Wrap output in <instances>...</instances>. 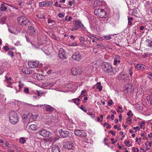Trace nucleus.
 Returning <instances> with one entry per match:
<instances>
[{
  "label": "nucleus",
  "instance_id": "60",
  "mask_svg": "<svg viewBox=\"0 0 152 152\" xmlns=\"http://www.w3.org/2000/svg\"><path fill=\"white\" fill-rule=\"evenodd\" d=\"M149 47H151L152 46V41L149 43L148 45Z\"/></svg>",
  "mask_w": 152,
  "mask_h": 152
},
{
  "label": "nucleus",
  "instance_id": "35",
  "mask_svg": "<svg viewBox=\"0 0 152 152\" xmlns=\"http://www.w3.org/2000/svg\"><path fill=\"white\" fill-rule=\"evenodd\" d=\"M124 144L125 145L128 147H130L131 146V144H130V141L129 140L127 141H125L124 142Z\"/></svg>",
  "mask_w": 152,
  "mask_h": 152
},
{
  "label": "nucleus",
  "instance_id": "1",
  "mask_svg": "<svg viewBox=\"0 0 152 152\" xmlns=\"http://www.w3.org/2000/svg\"><path fill=\"white\" fill-rule=\"evenodd\" d=\"M102 68L104 71L109 75H112L116 74L117 69L113 68L112 65L109 63H104L103 64Z\"/></svg>",
  "mask_w": 152,
  "mask_h": 152
},
{
  "label": "nucleus",
  "instance_id": "6",
  "mask_svg": "<svg viewBox=\"0 0 152 152\" xmlns=\"http://www.w3.org/2000/svg\"><path fill=\"white\" fill-rule=\"evenodd\" d=\"M39 134L44 137H48L49 136L50 133L45 129H41L39 131Z\"/></svg>",
  "mask_w": 152,
  "mask_h": 152
},
{
  "label": "nucleus",
  "instance_id": "26",
  "mask_svg": "<svg viewBox=\"0 0 152 152\" xmlns=\"http://www.w3.org/2000/svg\"><path fill=\"white\" fill-rule=\"evenodd\" d=\"M39 6H41V7H47V2L42 1L41 2H39Z\"/></svg>",
  "mask_w": 152,
  "mask_h": 152
},
{
  "label": "nucleus",
  "instance_id": "48",
  "mask_svg": "<svg viewBox=\"0 0 152 152\" xmlns=\"http://www.w3.org/2000/svg\"><path fill=\"white\" fill-rule=\"evenodd\" d=\"M8 54L11 57H12L13 56V53L12 51H9L8 52Z\"/></svg>",
  "mask_w": 152,
  "mask_h": 152
},
{
  "label": "nucleus",
  "instance_id": "30",
  "mask_svg": "<svg viewBox=\"0 0 152 152\" xmlns=\"http://www.w3.org/2000/svg\"><path fill=\"white\" fill-rule=\"evenodd\" d=\"M86 90H82L81 91V95L79 97L80 98H81L83 96H86Z\"/></svg>",
  "mask_w": 152,
  "mask_h": 152
},
{
  "label": "nucleus",
  "instance_id": "45",
  "mask_svg": "<svg viewBox=\"0 0 152 152\" xmlns=\"http://www.w3.org/2000/svg\"><path fill=\"white\" fill-rule=\"evenodd\" d=\"M42 85L44 86V87L49 86V82H45V83H43L42 84Z\"/></svg>",
  "mask_w": 152,
  "mask_h": 152
},
{
  "label": "nucleus",
  "instance_id": "31",
  "mask_svg": "<svg viewBox=\"0 0 152 152\" xmlns=\"http://www.w3.org/2000/svg\"><path fill=\"white\" fill-rule=\"evenodd\" d=\"M118 109L117 111L118 112H121L123 113L124 112V110H123V108L120 106H118L117 107Z\"/></svg>",
  "mask_w": 152,
  "mask_h": 152
},
{
  "label": "nucleus",
  "instance_id": "42",
  "mask_svg": "<svg viewBox=\"0 0 152 152\" xmlns=\"http://www.w3.org/2000/svg\"><path fill=\"white\" fill-rule=\"evenodd\" d=\"M113 102L112 100L111 99H110L108 103V105L109 106H110L111 105L113 104Z\"/></svg>",
  "mask_w": 152,
  "mask_h": 152
},
{
  "label": "nucleus",
  "instance_id": "64",
  "mask_svg": "<svg viewBox=\"0 0 152 152\" xmlns=\"http://www.w3.org/2000/svg\"><path fill=\"white\" fill-rule=\"evenodd\" d=\"M77 28H75V27L72 28L71 30L72 31H74L77 30Z\"/></svg>",
  "mask_w": 152,
  "mask_h": 152
},
{
  "label": "nucleus",
  "instance_id": "43",
  "mask_svg": "<svg viewBox=\"0 0 152 152\" xmlns=\"http://www.w3.org/2000/svg\"><path fill=\"white\" fill-rule=\"evenodd\" d=\"M24 91L26 94H28L29 93V89L28 88H24Z\"/></svg>",
  "mask_w": 152,
  "mask_h": 152
},
{
  "label": "nucleus",
  "instance_id": "46",
  "mask_svg": "<svg viewBox=\"0 0 152 152\" xmlns=\"http://www.w3.org/2000/svg\"><path fill=\"white\" fill-rule=\"evenodd\" d=\"M4 50L6 51H8L9 50V47L6 45L4 46Z\"/></svg>",
  "mask_w": 152,
  "mask_h": 152
},
{
  "label": "nucleus",
  "instance_id": "8",
  "mask_svg": "<svg viewBox=\"0 0 152 152\" xmlns=\"http://www.w3.org/2000/svg\"><path fill=\"white\" fill-rule=\"evenodd\" d=\"M74 133L76 135L80 137H86L87 136L86 133L83 130H76Z\"/></svg>",
  "mask_w": 152,
  "mask_h": 152
},
{
  "label": "nucleus",
  "instance_id": "36",
  "mask_svg": "<svg viewBox=\"0 0 152 152\" xmlns=\"http://www.w3.org/2000/svg\"><path fill=\"white\" fill-rule=\"evenodd\" d=\"M112 35H106L104 36V38L105 39L109 40L110 39H112V37L111 36Z\"/></svg>",
  "mask_w": 152,
  "mask_h": 152
},
{
  "label": "nucleus",
  "instance_id": "40",
  "mask_svg": "<svg viewBox=\"0 0 152 152\" xmlns=\"http://www.w3.org/2000/svg\"><path fill=\"white\" fill-rule=\"evenodd\" d=\"M80 108L84 112H86V110L85 107H84L83 105L81 106L80 107Z\"/></svg>",
  "mask_w": 152,
  "mask_h": 152
},
{
  "label": "nucleus",
  "instance_id": "20",
  "mask_svg": "<svg viewBox=\"0 0 152 152\" xmlns=\"http://www.w3.org/2000/svg\"><path fill=\"white\" fill-rule=\"evenodd\" d=\"M28 31L29 33L33 34L34 33H35V31L34 28L32 26H30L28 27Z\"/></svg>",
  "mask_w": 152,
  "mask_h": 152
},
{
  "label": "nucleus",
  "instance_id": "62",
  "mask_svg": "<svg viewBox=\"0 0 152 152\" xmlns=\"http://www.w3.org/2000/svg\"><path fill=\"white\" fill-rule=\"evenodd\" d=\"M20 45V42L19 41H17L15 43V45H16L18 46L19 45Z\"/></svg>",
  "mask_w": 152,
  "mask_h": 152
},
{
  "label": "nucleus",
  "instance_id": "25",
  "mask_svg": "<svg viewBox=\"0 0 152 152\" xmlns=\"http://www.w3.org/2000/svg\"><path fill=\"white\" fill-rule=\"evenodd\" d=\"M102 4V3L99 1H97L94 2V7H98L101 6Z\"/></svg>",
  "mask_w": 152,
  "mask_h": 152
},
{
  "label": "nucleus",
  "instance_id": "14",
  "mask_svg": "<svg viewBox=\"0 0 152 152\" xmlns=\"http://www.w3.org/2000/svg\"><path fill=\"white\" fill-rule=\"evenodd\" d=\"M137 70L143 71L146 68V66L142 64H138L136 66Z\"/></svg>",
  "mask_w": 152,
  "mask_h": 152
},
{
  "label": "nucleus",
  "instance_id": "49",
  "mask_svg": "<svg viewBox=\"0 0 152 152\" xmlns=\"http://www.w3.org/2000/svg\"><path fill=\"white\" fill-rule=\"evenodd\" d=\"M145 125V123L144 122H143L140 123V126L141 128H142V127L144 126Z\"/></svg>",
  "mask_w": 152,
  "mask_h": 152
},
{
  "label": "nucleus",
  "instance_id": "2",
  "mask_svg": "<svg viewBox=\"0 0 152 152\" xmlns=\"http://www.w3.org/2000/svg\"><path fill=\"white\" fill-rule=\"evenodd\" d=\"M9 118L11 123L15 124L18 121L19 117L18 115L14 111H12L9 114Z\"/></svg>",
  "mask_w": 152,
  "mask_h": 152
},
{
  "label": "nucleus",
  "instance_id": "44",
  "mask_svg": "<svg viewBox=\"0 0 152 152\" xmlns=\"http://www.w3.org/2000/svg\"><path fill=\"white\" fill-rule=\"evenodd\" d=\"M133 129L134 130H135V132H136L138 130V131L140 130V128L138 126H136V127H134L133 128Z\"/></svg>",
  "mask_w": 152,
  "mask_h": 152
},
{
  "label": "nucleus",
  "instance_id": "9",
  "mask_svg": "<svg viewBox=\"0 0 152 152\" xmlns=\"http://www.w3.org/2000/svg\"><path fill=\"white\" fill-rule=\"evenodd\" d=\"M71 72L74 75H80L81 73V71L79 67L73 68L71 70Z\"/></svg>",
  "mask_w": 152,
  "mask_h": 152
},
{
  "label": "nucleus",
  "instance_id": "59",
  "mask_svg": "<svg viewBox=\"0 0 152 152\" xmlns=\"http://www.w3.org/2000/svg\"><path fill=\"white\" fill-rule=\"evenodd\" d=\"M128 21H132L133 20V18L132 17H128Z\"/></svg>",
  "mask_w": 152,
  "mask_h": 152
},
{
  "label": "nucleus",
  "instance_id": "17",
  "mask_svg": "<svg viewBox=\"0 0 152 152\" xmlns=\"http://www.w3.org/2000/svg\"><path fill=\"white\" fill-rule=\"evenodd\" d=\"M22 72L26 74H32V71H31L27 67H24L22 70Z\"/></svg>",
  "mask_w": 152,
  "mask_h": 152
},
{
  "label": "nucleus",
  "instance_id": "29",
  "mask_svg": "<svg viewBox=\"0 0 152 152\" xmlns=\"http://www.w3.org/2000/svg\"><path fill=\"white\" fill-rule=\"evenodd\" d=\"M75 23H76L77 25L79 27V28L80 27L82 28L83 26V24L81 23V22L80 21H76Z\"/></svg>",
  "mask_w": 152,
  "mask_h": 152
},
{
  "label": "nucleus",
  "instance_id": "33",
  "mask_svg": "<svg viewBox=\"0 0 152 152\" xmlns=\"http://www.w3.org/2000/svg\"><path fill=\"white\" fill-rule=\"evenodd\" d=\"M80 42L83 44H84L86 41L85 39L83 37H81L79 38Z\"/></svg>",
  "mask_w": 152,
  "mask_h": 152
},
{
  "label": "nucleus",
  "instance_id": "38",
  "mask_svg": "<svg viewBox=\"0 0 152 152\" xmlns=\"http://www.w3.org/2000/svg\"><path fill=\"white\" fill-rule=\"evenodd\" d=\"M26 142V140L24 137L20 138V142L21 144H24Z\"/></svg>",
  "mask_w": 152,
  "mask_h": 152
},
{
  "label": "nucleus",
  "instance_id": "24",
  "mask_svg": "<svg viewBox=\"0 0 152 152\" xmlns=\"http://www.w3.org/2000/svg\"><path fill=\"white\" fill-rule=\"evenodd\" d=\"M101 84L100 82H98L96 85V88L99 90V91H101L102 89V86L101 85Z\"/></svg>",
  "mask_w": 152,
  "mask_h": 152
},
{
  "label": "nucleus",
  "instance_id": "32",
  "mask_svg": "<svg viewBox=\"0 0 152 152\" xmlns=\"http://www.w3.org/2000/svg\"><path fill=\"white\" fill-rule=\"evenodd\" d=\"M87 113L88 115L91 116V118L93 119L95 117V114H94L92 112H89Z\"/></svg>",
  "mask_w": 152,
  "mask_h": 152
},
{
  "label": "nucleus",
  "instance_id": "57",
  "mask_svg": "<svg viewBox=\"0 0 152 152\" xmlns=\"http://www.w3.org/2000/svg\"><path fill=\"white\" fill-rule=\"evenodd\" d=\"M145 147L146 148L147 150L148 151V150H149L150 149V148L148 147V145H147V143H145Z\"/></svg>",
  "mask_w": 152,
  "mask_h": 152
},
{
  "label": "nucleus",
  "instance_id": "55",
  "mask_svg": "<svg viewBox=\"0 0 152 152\" xmlns=\"http://www.w3.org/2000/svg\"><path fill=\"white\" fill-rule=\"evenodd\" d=\"M97 121L99 122H102L103 121L102 119H101L100 117H97Z\"/></svg>",
  "mask_w": 152,
  "mask_h": 152
},
{
  "label": "nucleus",
  "instance_id": "61",
  "mask_svg": "<svg viewBox=\"0 0 152 152\" xmlns=\"http://www.w3.org/2000/svg\"><path fill=\"white\" fill-rule=\"evenodd\" d=\"M148 136L150 138H151L152 137V133H151L150 134H148Z\"/></svg>",
  "mask_w": 152,
  "mask_h": 152
},
{
  "label": "nucleus",
  "instance_id": "58",
  "mask_svg": "<svg viewBox=\"0 0 152 152\" xmlns=\"http://www.w3.org/2000/svg\"><path fill=\"white\" fill-rule=\"evenodd\" d=\"M54 85V84L53 83H50L49 82V86L50 87H52Z\"/></svg>",
  "mask_w": 152,
  "mask_h": 152
},
{
  "label": "nucleus",
  "instance_id": "53",
  "mask_svg": "<svg viewBox=\"0 0 152 152\" xmlns=\"http://www.w3.org/2000/svg\"><path fill=\"white\" fill-rule=\"evenodd\" d=\"M25 37L26 38V40L29 43H31L28 37H27L26 36Z\"/></svg>",
  "mask_w": 152,
  "mask_h": 152
},
{
  "label": "nucleus",
  "instance_id": "10",
  "mask_svg": "<svg viewBox=\"0 0 152 152\" xmlns=\"http://www.w3.org/2000/svg\"><path fill=\"white\" fill-rule=\"evenodd\" d=\"M133 89L132 85V84H126L124 87L125 92L126 94L131 92Z\"/></svg>",
  "mask_w": 152,
  "mask_h": 152
},
{
  "label": "nucleus",
  "instance_id": "22",
  "mask_svg": "<svg viewBox=\"0 0 152 152\" xmlns=\"http://www.w3.org/2000/svg\"><path fill=\"white\" fill-rule=\"evenodd\" d=\"M86 35L87 36V37L90 38L91 39H96L97 40L98 39V38H97L95 36H93L90 33H87V34H86Z\"/></svg>",
  "mask_w": 152,
  "mask_h": 152
},
{
  "label": "nucleus",
  "instance_id": "56",
  "mask_svg": "<svg viewBox=\"0 0 152 152\" xmlns=\"http://www.w3.org/2000/svg\"><path fill=\"white\" fill-rule=\"evenodd\" d=\"M69 45L70 46H77V45L76 43L74 42L71 44Z\"/></svg>",
  "mask_w": 152,
  "mask_h": 152
},
{
  "label": "nucleus",
  "instance_id": "39",
  "mask_svg": "<svg viewBox=\"0 0 152 152\" xmlns=\"http://www.w3.org/2000/svg\"><path fill=\"white\" fill-rule=\"evenodd\" d=\"M127 115L129 116V118H131L133 116V114L132 113L131 110H129V112L127 113Z\"/></svg>",
  "mask_w": 152,
  "mask_h": 152
},
{
  "label": "nucleus",
  "instance_id": "37",
  "mask_svg": "<svg viewBox=\"0 0 152 152\" xmlns=\"http://www.w3.org/2000/svg\"><path fill=\"white\" fill-rule=\"evenodd\" d=\"M18 82L19 83L18 87H19V89L20 90L23 88L24 85L21 83V81H19Z\"/></svg>",
  "mask_w": 152,
  "mask_h": 152
},
{
  "label": "nucleus",
  "instance_id": "52",
  "mask_svg": "<svg viewBox=\"0 0 152 152\" xmlns=\"http://www.w3.org/2000/svg\"><path fill=\"white\" fill-rule=\"evenodd\" d=\"M109 133H111L113 135V136H115V131H111V130H110L109 131Z\"/></svg>",
  "mask_w": 152,
  "mask_h": 152
},
{
  "label": "nucleus",
  "instance_id": "63",
  "mask_svg": "<svg viewBox=\"0 0 152 152\" xmlns=\"http://www.w3.org/2000/svg\"><path fill=\"white\" fill-rule=\"evenodd\" d=\"M9 144L7 142H6L5 144V147H9Z\"/></svg>",
  "mask_w": 152,
  "mask_h": 152
},
{
  "label": "nucleus",
  "instance_id": "21",
  "mask_svg": "<svg viewBox=\"0 0 152 152\" xmlns=\"http://www.w3.org/2000/svg\"><path fill=\"white\" fill-rule=\"evenodd\" d=\"M146 99L148 102L152 104V93L147 97Z\"/></svg>",
  "mask_w": 152,
  "mask_h": 152
},
{
  "label": "nucleus",
  "instance_id": "19",
  "mask_svg": "<svg viewBox=\"0 0 152 152\" xmlns=\"http://www.w3.org/2000/svg\"><path fill=\"white\" fill-rule=\"evenodd\" d=\"M0 10L3 11H7L8 9H9V8L7 7L4 4H1L0 7Z\"/></svg>",
  "mask_w": 152,
  "mask_h": 152
},
{
  "label": "nucleus",
  "instance_id": "13",
  "mask_svg": "<svg viewBox=\"0 0 152 152\" xmlns=\"http://www.w3.org/2000/svg\"><path fill=\"white\" fill-rule=\"evenodd\" d=\"M39 64L38 61H28V64L30 68H34L36 67Z\"/></svg>",
  "mask_w": 152,
  "mask_h": 152
},
{
  "label": "nucleus",
  "instance_id": "7",
  "mask_svg": "<svg viewBox=\"0 0 152 152\" xmlns=\"http://www.w3.org/2000/svg\"><path fill=\"white\" fill-rule=\"evenodd\" d=\"M59 57L62 59H65L66 58V55L65 51L63 48L60 49L59 53Z\"/></svg>",
  "mask_w": 152,
  "mask_h": 152
},
{
  "label": "nucleus",
  "instance_id": "11",
  "mask_svg": "<svg viewBox=\"0 0 152 152\" xmlns=\"http://www.w3.org/2000/svg\"><path fill=\"white\" fill-rule=\"evenodd\" d=\"M39 106L41 107H45V110L47 112H52L54 109V108L51 106L46 104L40 105Z\"/></svg>",
  "mask_w": 152,
  "mask_h": 152
},
{
  "label": "nucleus",
  "instance_id": "15",
  "mask_svg": "<svg viewBox=\"0 0 152 152\" xmlns=\"http://www.w3.org/2000/svg\"><path fill=\"white\" fill-rule=\"evenodd\" d=\"M65 147L66 148L70 150L73 149L74 148L73 144L71 142H67L66 143L65 145Z\"/></svg>",
  "mask_w": 152,
  "mask_h": 152
},
{
  "label": "nucleus",
  "instance_id": "5",
  "mask_svg": "<svg viewBox=\"0 0 152 152\" xmlns=\"http://www.w3.org/2000/svg\"><path fill=\"white\" fill-rule=\"evenodd\" d=\"M81 55L78 51L75 52L72 56V58L75 61H79L81 59Z\"/></svg>",
  "mask_w": 152,
  "mask_h": 152
},
{
  "label": "nucleus",
  "instance_id": "4",
  "mask_svg": "<svg viewBox=\"0 0 152 152\" xmlns=\"http://www.w3.org/2000/svg\"><path fill=\"white\" fill-rule=\"evenodd\" d=\"M17 20L19 24L21 26L27 25L29 23V20L27 18L23 16L18 17V18Z\"/></svg>",
  "mask_w": 152,
  "mask_h": 152
},
{
  "label": "nucleus",
  "instance_id": "18",
  "mask_svg": "<svg viewBox=\"0 0 152 152\" xmlns=\"http://www.w3.org/2000/svg\"><path fill=\"white\" fill-rule=\"evenodd\" d=\"M52 152H60L59 147L56 145H53L51 148Z\"/></svg>",
  "mask_w": 152,
  "mask_h": 152
},
{
  "label": "nucleus",
  "instance_id": "41",
  "mask_svg": "<svg viewBox=\"0 0 152 152\" xmlns=\"http://www.w3.org/2000/svg\"><path fill=\"white\" fill-rule=\"evenodd\" d=\"M58 16L60 18H62L64 16V15L63 13H60L58 15Z\"/></svg>",
  "mask_w": 152,
  "mask_h": 152
},
{
  "label": "nucleus",
  "instance_id": "12",
  "mask_svg": "<svg viewBox=\"0 0 152 152\" xmlns=\"http://www.w3.org/2000/svg\"><path fill=\"white\" fill-rule=\"evenodd\" d=\"M59 132L60 136L63 138L69 136V135L70 134L69 132L68 131H63L62 129H60Z\"/></svg>",
  "mask_w": 152,
  "mask_h": 152
},
{
  "label": "nucleus",
  "instance_id": "28",
  "mask_svg": "<svg viewBox=\"0 0 152 152\" xmlns=\"http://www.w3.org/2000/svg\"><path fill=\"white\" fill-rule=\"evenodd\" d=\"M73 100L74 103L77 105H78L80 104L79 101H80V100L78 98L74 99H73Z\"/></svg>",
  "mask_w": 152,
  "mask_h": 152
},
{
  "label": "nucleus",
  "instance_id": "54",
  "mask_svg": "<svg viewBox=\"0 0 152 152\" xmlns=\"http://www.w3.org/2000/svg\"><path fill=\"white\" fill-rule=\"evenodd\" d=\"M52 37L56 40H58V39L56 38V36L54 34L52 35Z\"/></svg>",
  "mask_w": 152,
  "mask_h": 152
},
{
  "label": "nucleus",
  "instance_id": "51",
  "mask_svg": "<svg viewBox=\"0 0 152 152\" xmlns=\"http://www.w3.org/2000/svg\"><path fill=\"white\" fill-rule=\"evenodd\" d=\"M34 2L33 1H27L26 3V4L28 5L31 4Z\"/></svg>",
  "mask_w": 152,
  "mask_h": 152
},
{
  "label": "nucleus",
  "instance_id": "47",
  "mask_svg": "<svg viewBox=\"0 0 152 152\" xmlns=\"http://www.w3.org/2000/svg\"><path fill=\"white\" fill-rule=\"evenodd\" d=\"M47 6L51 5L53 4V2L52 1H47Z\"/></svg>",
  "mask_w": 152,
  "mask_h": 152
},
{
  "label": "nucleus",
  "instance_id": "50",
  "mask_svg": "<svg viewBox=\"0 0 152 152\" xmlns=\"http://www.w3.org/2000/svg\"><path fill=\"white\" fill-rule=\"evenodd\" d=\"M12 28H9V31L11 33L15 34V32L14 31H13L12 30Z\"/></svg>",
  "mask_w": 152,
  "mask_h": 152
},
{
  "label": "nucleus",
  "instance_id": "27",
  "mask_svg": "<svg viewBox=\"0 0 152 152\" xmlns=\"http://www.w3.org/2000/svg\"><path fill=\"white\" fill-rule=\"evenodd\" d=\"M119 58L120 57L118 56L116 57V58H115L114 60V65H116L118 63H120L121 61L120 60H117L116 59H119Z\"/></svg>",
  "mask_w": 152,
  "mask_h": 152
},
{
  "label": "nucleus",
  "instance_id": "23",
  "mask_svg": "<svg viewBox=\"0 0 152 152\" xmlns=\"http://www.w3.org/2000/svg\"><path fill=\"white\" fill-rule=\"evenodd\" d=\"M30 128L33 130H36L38 129V127L37 125L31 124L29 126Z\"/></svg>",
  "mask_w": 152,
  "mask_h": 152
},
{
  "label": "nucleus",
  "instance_id": "3",
  "mask_svg": "<svg viewBox=\"0 0 152 152\" xmlns=\"http://www.w3.org/2000/svg\"><path fill=\"white\" fill-rule=\"evenodd\" d=\"M94 13L101 18H105L107 16L106 11L103 9H96L94 10Z\"/></svg>",
  "mask_w": 152,
  "mask_h": 152
},
{
  "label": "nucleus",
  "instance_id": "34",
  "mask_svg": "<svg viewBox=\"0 0 152 152\" xmlns=\"http://www.w3.org/2000/svg\"><path fill=\"white\" fill-rule=\"evenodd\" d=\"M37 17L39 18L40 19H44L45 18V16L44 14H41L40 15H37Z\"/></svg>",
  "mask_w": 152,
  "mask_h": 152
},
{
  "label": "nucleus",
  "instance_id": "16",
  "mask_svg": "<svg viewBox=\"0 0 152 152\" xmlns=\"http://www.w3.org/2000/svg\"><path fill=\"white\" fill-rule=\"evenodd\" d=\"M38 116V114L33 115L31 113H29L28 114L27 118H30V119H31V120L35 121L37 119Z\"/></svg>",
  "mask_w": 152,
  "mask_h": 152
}]
</instances>
